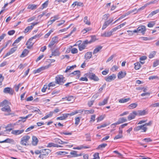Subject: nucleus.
Instances as JSON below:
<instances>
[{"label":"nucleus","instance_id":"nucleus-39","mask_svg":"<svg viewBox=\"0 0 159 159\" xmlns=\"http://www.w3.org/2000/svg\"><path fill=\"white\" fill-rule=\"evenodd\" d=\"M107 144L106 143H102V144H100L98 147L97 148V149H102V148H105L107 146Z\"/></svg>","mask_w":159,"mask_h":159},{"label":"nucleus","instance_id":"nucleus-19","mask_svg":"<svg viewBox=\"0 0 159 159\" xmlns=\"http://www.w3.org/2000/svg\"><path fill=\"white\" fill-rule=\"evenodd\" d=\"M51 151V150L49 149H42L41 152L42 154H45V157H46L48 155Z\"/></svg>","mask_w":159,"mask_h":159},{"label":"nucleus","instance_id":"nucleus-9","mask_svg":"<svg viewBox=\"0 0 159 159\" xmlns=\"http://www.w3.org/2000/svg\"><path fill=\"white\" fill-rule=\"evenodd\" d=\"M113 21V20L112 19L111 20L110 19L105 21L102 26V30H103L105 29L106 27Z\"/></svg>","mask_w":159,"mask_h":159},{"label":"nucleus","instance_id":"nucleus-37","mask_svg":"<svg viewBox=\"0 0 159 159\" xmlns=\"http://www.w3.org/2000/svg\"><path fill=\"white\" fill-rule=\"evenodd\" d=\"M159 12V9L152 11L148 15V17H152L154 15Z\"/></svg>","mask_w":159,"mask_h":159},{"label":"nucleus","instance_id":"nucleus-42","mask_svg":"<svg viewBox=\"0 0 159 159\" xmlns=\"http://www.w3.org/2000/svg\"><path fill=\"white\" fill-rule=\"evenodd\" d=\"M32 29V26H31L30 25L28 26L25 29L24 31V32L25 33H27L30 30H31Z\"/></svg>","mask_w":159,"mask_h":159},{"label":"nucleus","instance_id":"nucleus-51","mask_svg":"<svg viewBox=\"0 0 159 159\" xmlns=\"http://www.w3.org/2000/svg\"><path fill=\"white\" fill-rule=\"evenodd\" d=\"M144 93L141 94V96H149L150 95V93L148 92H146L145 90H143Z\"/></svg>","mask_w":159,"mask_h":159},{"label":"nucleus","instance_id":"nucleus-7","mask_svg":"<svg viewBox=\"0 0 159 159\" xmlns=\"http://www.w3.org/2000/svg\"><path fill=\"white\" fill-rule=\"evenodd\" d=\"M127 121V119L124 117L120 118L118 121L116 122L111 124V125H115V127L116 126V125L120 124Z\"/></svg>","mask_w":159,"mask_h":159},{"label":"nucleus","instance_id":"nucleus-33","mask_svg":"<svg viewBox=\"0 0 159 159\" xmlns=\"http://www.w3.org/2000/svg\"><path fill=\"white\" fill-rule=\"evenodd\" d=\"M149 4L146 3L143 6L139 8L138 10L137 9H136V10H135V12H134V13H137L138 11H139L140 10H143L147 7V6Z\"/></svg>","mask_w":159,"mask_h":159},{"label":"nucleus","instance_id":"nucleus-32","mask_svg":"<svg viewBox=\"0 0 159 159\" xmlns=\"http://www.w3.org/2000/svg\"><path fill=\"white\" fill-rule=\"evenodd\" d=\"M13 139H10L9 138H7L3 141H0V143H11V142H13Z\"/></svg>","mask_w":159,"mask_h":159},{"label":"nucleus","instance_id":"nucleus-29","mask_svg":"<svg viewBox=\"0 0 159 159\" xmlns=\"http://www.w3.org/2000/svg\"><path fill=\"white\" fill-rule=\"evenodd\" d=\"M95 100V98L94 97V96L92 98H91V100L89 102H88V106L89 107H91V106L93 104V103L94 102Z\"/></svg>","mask_w":159,"mask_h":159},{"label":"nucleus","instance_id":"nucleus-2","mask_svg":"<svg viewBox=\"0 0 159 159\" xmlns=\"http://www.w3.org/2000/svg\"><path fill=\"white\" fill-rule=\"evenodd\" d=\"M65 78L62 75H58L55 78V83L56 84L62 85L65 82Z\"/></svg>","mask_w":159,"mask_h":159},{"label":"nucleus","instance_id":"nucleus-47","mask_svg":"<svg viewBox=\"0 0 159 159\" xmlns=\"http://www.w3.org/2000/svg\"><path fill=\"white\" fill-rule=\"evenodd\" d=\"M48 1L47 0V1H46V2H45L43 3L42 4V9H43L45 8L46 7L48 6Z\"/></svg>","mask_w":159,"mask_h":159},{"label":"nucleus","instance_id":"nucleus-62","mask_svg":"<svg viewBox=\"0 0 159 159\" xmlns=\"http://www.w3.org/2000/svg\"><path fill=\"white\" fill-rule=\"evenodd\" d=\"M15 32V31L14 30H12L9 31L8 32V34L9 35H12L14 34Z\"/></svg>","mask_w":159,"mask_h":159},{"label":"nucleus","instance_id":"nucleus-52","mask_svg":"<svg viewBox=\"0 0 159 159\" xmlns=\"http://www.w3.org/2000/svg\"><path fill=\"white\" fill-rule=\"evenodd\" d=\"M135 10H136V9H134L132 11H129L124 14L125 16H126L129 15L132 13L135 12Z\"/></svg>","mask_w":159,"mask_h":159},{"label":"nucleus","instance_id":"nucleus-55","mask_svg":"<svg viewBox=\"0 0 159 159\" xmlns=\"http://www.w3.org/2000/svg\"><path fill=\"white\" fill-rule=\"evenodd\" d=\"M118 69V67L116 66H113L111 69V70L113 72L115 71Z\"/></svg>","mask_w":159,"mask_h":159},{"label":"nucleus","instance_id":"nucleus-17","mask_svg":"<svg viewBox=\"0 0 159 159\" xmlns=\"http://www.w3.org/2000/svg\"><path fill=\"white\" fill-rule=\"evenodd\" d=\"M85 110H77L74 111H72L70 113V116H72L78 113H81L84 111Z\"/></svg>","mask_w":159,"mask_h":159},{"label":"nucleus","instance_id":"nucleus-54","mask_svg":"<svg viewBox=\"0 0 159 159\" xmlns=\"http://www.w3.org/2000/svg\"><path fill=\"white\" fill-rule=\"evenodd\" d=\"M122 137V134H119L118 135L115 136V137L114 138V140L117 139L121 138Z\"/></svg>","mask_w":159,"mask_h":159},{"label":"nucleus","instance_id":"nucleus-14","mask_svg":"<svg viewBox=\"0 0 159 159\" xmlns=\"http://www.w3.org/2000/svg\"><path fill=\"white\" fill-rule=\"evenodd\" d=\"M70 115V113H68L64 114L63 115L60 117H57L56 118L57 120H63L66 119L68 116Z\"/></svg>","mask_w":159,"mask_h":159},{"label":"nucleus","instance_id":"nucleus-18","mask_svg":"<svg viewBox=\"0 0 159 159\" xmlns=\"http://www.w3.org/2000/svg\"><path fill=\"white\" fill-rule=\"evenodd\" d=\"M32 144L34 146L36 145L39 141L38 139L35 136H33L32 137Z\"/></svg>","mask_w":159,"mask_h":159},{"label":"nucleus","instance_id":"nucleus-59","mask_svg":"<svg viewBox=\"0 0 159 159\" xmlns=\"http://www.w3.org/2000/svg\"><path fill=\"white\" fill-rule=\"evenodd\" d=\"M51 40L55 43H57L58 42V38L57 36L53 37L52 39Z\"/></svg>","mask_w":159,"mask_h":159},{"label":"nucleus","instance_id":"nucleus-48","mask_svg":"<svg viewBox=\"0 0 159 159\" xmlns=\"http://www.w3.org/2000/svg\"><path fill=\"white\" fill-rule=\"evenodd\" d=\"M55 142L57 143H59L61 144L62 143V141L60 139L58 138H56L54 139Z\"/></svg>","mask_w":159,"mask_h":159},{"label":"nucleus","instance_id":"nucleus-43","mask_svg":"<svg viewBox=\"0 0 159 159\" xmlns=\"http://www.w3.org/2000/svg\"><path fill=\"white\" fill-rule=\"evenodd\" d=\"M56 83L55 82H51L50 83L48 84V89H50V87H54L56 85Z\"/></svg>","mask_w":159,"mask_h":159},{"label":"nucleus","instance_id":"nucleus-49","mask_svg":"<svg viewBox=\"0 0 159 159\" xmlns=\"http://www.w3.org/2000/svg\"><path fill=\"white\" fill-rule=\"evenodd\" d=\"M24 38V37L23 36L19 37L15 40V43H18L21 41V39H23Z\"/></svg>","mask_w":159,"mask_h":159},{"label":"nucleus","instance_id":"nucleus-38","mask_svg":"<svg viewBox=\"0 0 159 159\" xmlns=\"http://www.w3.org/2000/svg\"><path fill=\"white\" fill-rule=\"evenodd\" d=\"M134 65L135 66L134 68L136 70L139 69L141 66L140 63L139 62L134 63Z\"/></svg>","mask_w":159,"mask_h":159},{"label":"nucleus","instance_id":"nucleus-36","mask_svg":"<svg viewBox=\"0 0 159 159\" xmlns=\"http://www.w3.org/2000/svg\"><path fill=\"white\" fill-rule=\"evenodd\" d=\"M130 100V98H123L120 99L119 101V102L120 103H125L128 102Z\"/></svg>","mask_w":159,"mask_h":159},{"label":"nucleus","instance_id":"nucleus-3","mask_svg":"<svg viewBox=\"0 0 159 159\" xmlns=\"http://www.w3.org/2000/svg\"><path fill=\"white\" fill-rule=\"evenodd\" d=\"M30 139V137L28 135H24L21 139L20 142L21 144L25 146L27 145V143H28L29 140Z\"/></svg>","mask_w":159,"mask_h":159},{"label":"nucleus","instance_id":"nucleus-11","mask_svg":"<svg viewBox=\"0 0 159 159\" xmlns=\"http://www.w3.org/2000/svg\"><path fill=\"white\" fill-rule=\"evenodd\" d=\"M24 131V130L22 129L21 130H13L11 132L12 134L17 135L22 133Z\"/></svg>","mask_w":159,"mask_h":159},{"label":"nucleus","instance_id":"nucleus-27","mask_svg":"<svg viewBox=\"0 0 159 159\" xmlns=\"http://www.w3.org/2000/svg\"><path fill=\"white\" fill-rule=\"evenodd\" d=\"M70 75H76L79 78L80 75V70H77L71 73Z\"/></svg>","mask_w":159,"mask_h":159},{"label":"nucleus","instance_id":"nucleus-64","mask_svg":"<svg viewBox=\"0 0 159 159\" xmlns=\"http://www.w3.org/2000/svg\"><path fill=\"white\" fill-rule=\"evenodd\" d=\"M151 107H159V102H157L152 104L151 105Z\"/></svg>","mask_w":159,"mask_h":159},{"label":"nucleus","instance_id":"nucleus-16","mask_svg":"<svg viewBox=\"0 0 159 159\" xmlns=\"http://www.w3.org/2000/svg\"><path fill=\"white\" fill-rule=\"evenodd\" d=\"M1 110L3 111L7 112L8 113H10L11 111L10 107L8 105L5 106L1 109Z\"/></svg>","mask_w":159,"mask_h":159},{"label":"nucleus","instance_id":"nucleus-58","mask_svg":"<svg viewBox=\"0 0 159 159\" xmlns=\"http://www.w3.org/2000/svg\"><path fill=\"white\" fill-rule=\"evenodd\" d=\"M116 56L115 55H112L111 56H110L107 60L106 62H108L109 61H111V60H113L112 59L113 57H115Z\"/></svg>","mask_w":159,"mask_h":159},{"label":"nucleus","instance_id":"nucleus-13","mask_svg":"<svg viewBox=\"0 0 159 159\" xmlns=\"http://www.w3.org/2000/svg\"><path fill=\"white\" fill-rule=\"evenodd\" d=\"M126 75V71H125L123 72L122 71L119 72L117 75L118 78L119 79H121L124 77Z\"/></svg>","mask_w":159,"mask_h":159},{"label":"nucleus","instance_id":"nucleus-12","mask_svg":"<svg viewBox=\"0 0 159 159\" xmlns=\"http://www.w3.org/2000/svg\"><path fill=\"white\" fill-rule=\"evenodd\" d=\"M116 78L115 74H113L112 75L109 76L105 78V80L107 82H110L112 80H114Z\"/></svg>","mask_w":159,"mask_h":159},{"label":"nucleus","instance_id":"nucleus-41","mask_svg":"<svg viewBox=\"0 0 159 159\" xmlns=\"http://www.w3.org/2000/svg\"><path fill=\"white\" fill-rule=\"evenodd\" d=\"M3 92L12 95L14 93V90H3Z\"/></svg>","mask_w":159,"mask_h":159},{"label":"nucleus","instance_id":"nucleus-25","mask_svg":"<svg viewBox=\"0 0 159 159\" xmlns=\"http://www.w3.org/2000/svg\"><path fill=\"white\" fill-rule=\"evenodd\" d=\"M29 51L27 49H25L23 51L22 53L20 56V57H23L26 56L29 53Z\"/></svg>","mask_w":159,"mask_h":159},{"label":"nucleus","instance_id":"nucleus-10","mask_svg":"<svg viewBox=\"0 0 159 159\" xmlns=\"http://www.w3.org/2000/svg\"><path fill=\"white\" fill-rule=\"evenodd\" d=\"M147 113V111L145 110H138L137 111H136L137 116H143L145 115Z\"/></svg>","mask_w":159,"mask_h":159},{"label":"nucleus","instance_id":"nucleus-45","mask_svg":"<svg viewBox=\"0 0 159 159\" xmlns=\"http://www.w3.org/2000/svg\"><path fill=\"white\" fill-rule=\"evenodd\" d=\"M155 24V23L154 21H151L148 24V26L150 28L152 27Z\"/></svg>","mask_w":159,"mask_h":159},{"label":"nucleus","instance_id":"nucleus-4","mask_svg":"<svg viewBox=\"0 0 159 159\" xmlns=\"http://www.w3.org/2000/svg\"><path fill=\"white\" fill-rule=\"evenodd\" d=\"M87 75L91 80H93L94 81H98L99 80L98 77L93 73L89 72L87 74Z\"/></svg>","mask_w":159,"mask_h":159},{"label":"nucleus","instance_id":"nucleus-15","mask_svg":"<svg viewBox=\"0 0 159 159\" xmlns=\"http://www.w3.org/2000/svg\"><path fill=\"white\" fill-rule=\"evenodd\" d=\"M136 116H137L136 111H133L132 113H131L128 116V119L129 120H131L134 118Z\"/></svg>","mask_w":159,"mask_h":159},{"label":"nucleus","instance_id":"nucleus-26","mask_svg":"<svg viewBox=\"0 0 159 159\" xmlns=\"http://www.w3.org/2000/svg\"><path fill=\"white\" fill-rule=\"evenodd\" d=\"M77 152L75 151H72L71 152L70 154L71 155H72V156L68 155V157L69 158H71L73 157H76Z\"/></svg>","mask_w":159,"mask_h":159},{"label":"nucleus","instance_id":"nucleus-28","mask_svg":"<svg viewBox=\"0 0 159 159\" xmlns=\"http://www.w3.org/2000/svg\"><path fill=\"white\" fill-rule=\"evenodd\" d=\"M108 98H107L104 99L101 102H99L98 103V105L99 106H103L107 103Z\"/></svg>","mask_w":159,"mask_h":159},{"label":"nucleus","instance_id":"nucleus-40","mask_svg":"<svg viewBox=\"0 0 159 159\" xmlns=\"http://www.w3.org/2000/svg\"><path fill=\"white\" fill-rule=\"evenodd\" d=\"M138 104L137 103H134L130 104L129 107H130L129 109H133L136 108Z\"/></svg>","mask_w":159,"mask_h":159},{"label":"nucleus","instance_id":"nucleus-6","mask_svg":"<svg viewBox=\"0 0 159 159\" xmlns=\"http://www.w3.org/2000/svg\"><path fill=\"white\" fill-rule=\"evenodd\" d=\"M51 66V65L50 64L45 66L41 67L37 70H34V74H36V73H40L41 71L48 69L49 67L50 66Z\"/></svg>","mask_w":159,"mask_h":159},{"label":"nucleus","instance_id":"nucleus-23","mask_svg":"<svg viewBox=\"0 0 159 159\" xmlns=\"http://www.w3.org/2000/svg\"><path fill=\"white\" fill-rule=\"evenodd\" d=\"M60 54V52L58 48L55 49L52 52V56H59Z\"/></svg>","mask_w":159,"mask_h":159},{"label":"nucleus","instance_id":"nucleus-61","mask_svg":"<svg viewBox=\"0 0 159 159\" xmlns=\"http://www.w3.org/2000/svg\"><path fill=\"white\" fill-rule=\"evenodd\" d=\"M17 47H14L12 48H11L9 51L11 54L14 53L16 50Z\"/></svg>","mask_w":159,"mask_h":159},{"label":"nucleus","instance_id":"nucleus-24","mask_svg":"<svg viewBox=\"0 0 159 159\" xmlns=\"http://www.w3.org/2000/svg\"><path fill=\"white\" fill-rule=\"evenodd\" d=\"M29 39L27 41V42L26 43V45H27V48L28 49H30L33 47L34 43H32L31 42L32 40H30L29 41Z\"/></svg>","mask_w":159,"mask_h":159},{"label":"nucleus","instance_id":"nucleus-56","mask_svg":"<svg viewBox=\"0 0 159 159\" xmlns=\"http://www.w3.org/2000/svg\"><path fill=\"white\" fill-rule=\"evenodd\" d=\"M7 100H5L2 102H0V107L3 106L4 105L6 104L7 103Z\"/></svg>","mask_w":159,"mask_h":159},{"label":"nucleus","instance_id":"nucleus-57","mask_svg":"<svg viewBox=\"0 0 159 159\" xmlns=\"http://www.w3.org/2000/svg\"><path fill=\"white\" fill-rule=\"evenodd\" d=\"M143 141H145V142H152V140L150 138H146L143 139L142 140Z\"/></svg>","mask_w":159,"mask_h":159},{"label":"nucleus","instance_id":"nucleus-1","mask_svg":"<svg viewBox=\"0 0 159 159\" xmlns=\"http://www.w3.org/2000/svg\"><path fill=\"white\" fill-rule=\"evenodd\" d=\"M93 41V38L89 41L88 40H86L85 41H83V43L81 44V41H79L78 43H79L78 47L80 51H82L83 49H84L86 47V45L90 43H91Z\"/></svg>","mask_w":159,"mask_h":159},{"label":"nucleus","instance_id":"nucleus-35","mask_svg":"<svg viewBox=\"0 0 159 159\" xmlns=\"http://www.w3.org/2000/svg\"><path fill=\"white\" fill-rule=\"evenodd\" d=\"M76 66L75 65L70 66H67L66 67V69L65 71V72L66 73L67 72L70 70H72Z\"/></svg>","mask_w":159,"mask_h":159},{"label":"nucleus","instance_id":"nucleus-63","mask_svg":"<svg viewBox=\"0 0 159 159\" xmlns=\"http://www.w3.org/2000/svg\"><path fill=\"white\" fill-rule=\"evenodd\" d=\"M93 159H99V153H96L93 155Z\"/></svg>","mask_w":159,"mask_h":159},{"label":"nucleus","instance_id":"nucleus-60","mask_svg":"<svg viewBox=\"0 0 159 159\" xmlns=\"http://www.w3.org/2000/svg\"><path fill=\"white\" fill-rule=\"evenodd\" d=\"M75 124L76 125H78L80 122V119L79 117H77L75 119Z\"/></svg>","mask_w":159,"mask_h":159},{"label":"nucleus","instance_id":"nucleus-53","mask_svg":"<svg viewBox=\"0 0 159 159\" xmlns=\"http://www.w3.org/2000/svg\"><path fill=\"white\" fill-rule=\"evenodd\" d=\"M71 52L73 54L76 53L78 52V50L75 48H73L71 49Z\"/></svg>","mask_w":159,"mask_h":159},{"label":"nucleus","instance_id":"nucleus-31","mask_svg":"<svg viewBox=\"0 0 159 159\" xmlns=\"http://www.w3.org/2000/svg\"><path fill=\"white\" fill-rule=\"evenodd\" d=\"M37 6L34 4H30L28 5L27 8L32 10L35 9L37 8Z\"/></svg>","mask_w":159,"mask_h":159},{"label":"nucleus","instance_id":"nucleus-20","mask_svg":"<svg viewBox=\"0 0 159 159\" xmlns=\"http://www.w3.org/2000/svg\"><path fill=\"white\" fill-rule=\"evenodd\" d=\"M112 35V33L111 31L109 32H105L104 33L102 34L101 36L102 37H109Z\"/></svg>","mask_w":159,"mask_h":159},{"label":"nucleus","instance_id":"nucleus-44","mask_svg":"<svg viewBox=\"0 0 159 159\" xmlns=\"http://www.w3.org/2000/svg\"><path fill=\"white\" fill-rule=\"evenodd\" d=\"M84 21L85 23V24L88 25H90V23L89 21H88V17L85 16L84 17Z\"/></svg>","mask_w":159,"mask_h":159},{"label":"nucleus","instance_id":"nucleus-30","mask_svg":"<svg viewBox=\"0 0 159 159\" xmlns=\"http://www.w3.org/2000/svg\"><path fill=\"white\" fill-rule=\"evenodd\" d=\"M102 46H99L96 47L93 50V54H95L97 53L98 52H99L102 48Z\"/></svg>","mask_w":159,"mask_h":159},{"label":"nucleus","instance_id":"nucleus-8","mask_svg":"<svg viewBox=\"0 0 159 159\" xmlns=\"http://www.w3.org/2000/svg\"><path fill=\"white\" fill-rule=\"evenodd\" d=\"M146 29V27L143 25H141L138 28L139 33H141L143 34H144Z\"/></svg>","mask_w":159,"mask_h":159},{"label":"nucleus","instance_id":"nucleus-22","mask_svg":"<svg viewBox=\"0 0 159 159\" xmlns=\"http://www.w3.org/2000/svg\"><path fill=\"white\" fill-rule=\"evenodd\" d=\"M62 99H65L68 101V102H72L74 100V98L73 96H70L68 97H66L65 98H63Z\"/></svg>","mask_w":159,"mask_h":159},{"label":"nucleus","instance_id":"nucleus-46","mask_svg":"<svg viewBox=\"0 0 159 159\" xmlns=\"http://www.w3.org/2000/svg\"><path fill=\"white\" fill-rule=\"evenodd\" d=\"M94 111L93 109H91L90 110H85L84 112L85 113L87 114H93L94 112Z\"/></svg>","mask_w":159,"mask_h":159},{"label":"nucleus","instance_id":"nucleus-21","mask_svg":"<svg viewBox=\"0 0 159 159\" xmlns=\"http://www.w3.org/2000/svg\"><path fill=\"white\" fill-rule=\"evenodd\" d=\"M92 52H87L84 56L85 58L87 60L89 59L92 57Z\"/></svg>","mask_w":159,"mask_h":159},{"label":"nucleus","instance_id":"nucleus-50","mask_svg":"<svg viewBox=\"0 0 159 159\" xmlns=\"http://www.w3.org/2000/svg\"><path fill=\"white\" fill-rule=\"evenodd\" d=\"M72 131H71L70 132L64 131L61 132V134H64L65 135H71L72 134Z\"/></svg>","mask_w":159,"mask_h":159},{"label":"nucleus","instance_id":"nucleus-5","mask_svg":"<svg viewBox=\"0 0 159 159\" xmlns=\"http://www.w3.org/2000/svg\"><path fill=\"white\" fill-rule=\"evenodd\" d=\"M147 129V128L145 127L144 125H141L136 127L134 129L135 131H138L140 130H142V132H145Z\"/></svg>","mask_w":159,"mask_h":159},{"label":"nucleus","instance_id":"nucleus-34","mask_svg":"<svg viewBox=\"0 0 159 159\" xmlns=\"http://www.w3.org/2000/svg\"><path fill=\"white\" fill-rule=\"evenodd\" d=\"M42 35V34H36L34 36L31 37L30 39H29L30 41V40H32L33 39H39V38Z\"/></svg>","mask_w":159,"mask_h":159}]
</instances>
